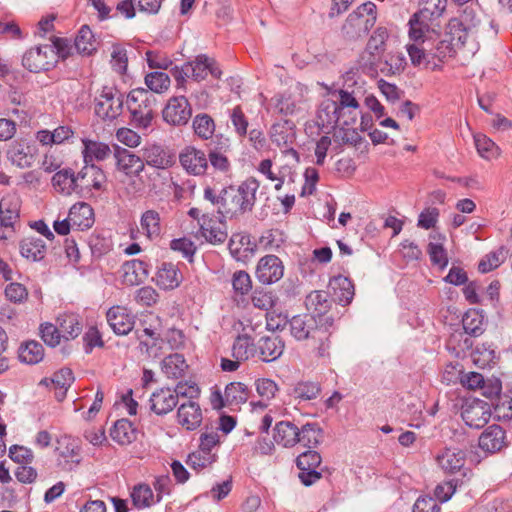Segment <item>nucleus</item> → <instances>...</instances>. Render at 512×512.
<instances>
[{"label": "nucleus", "instance_id": "obj_1", "mask_svg": "<svg viewBox=\"0 0 512 512\" xmlns=\"http://www.w3.org/2000/svg\"><path fill=\"white\" fill-rule=\"evenodd\" d=\"M259 187L260 183L254 177L247 178L237 186L225 187L220 192L207 185L203 198L216 207L223 217L237 218L253 210Z\"/></svg>", "mask_w": 512, "mask_h": 512}, {"label": "nucleus", "instance_id": "obj_2", "mask_svg": "<svg viewBox=\"0 0 512 512\" xmlns=\"http://www.w3.org/2000/svg\"><path fill=\"white\" fill-rule=\"evenodd\" d=\"M332 318H317L313 314L293 316L289 320L291 335L298 341H308L309 347L318 358H329L331 349Z\"/></svg>", "mask_w": 512, "mask_h": 512}, {"label": "nucleus", "instance_id": "obj_3", "mask_svg": "<svg viewBox=\"0 0 512 512\" xmlns=\"http://www.w3.org/2000/svg\"><path fill=\"white\" fill-rule=\"evenodd\" d=\"M420 4L421 9L409 20V36L413 41H418L430 31L432 22L444 14L447 0H421Z\"/></svg>", "mask_w": 512, "mask_h": 512}, {"label": "nucleus", "instance_id": "obj_4", "mask_svg": "<svg viewBox=\"0 0 512 512\" xmlns=\"http://www.w3.org/2000/svg\"><path fill=\"white\" fill-rule=\"evenodd\" d=\"M338 102L332 101L325 105L321 111L327 113L326 123L328 125H345L349 126L356 121V111L359 103L353 93L340 89Z\"/></svg>", "mask_w": 512, "mask_h": 512}, {"label": "nucleus", "instance_id": "obj_5", "mask_svg": "<svg viewBox=\"0 0 512 512\" xmlns=\"http://www.w3.org/2000/svg\"><path fill=\"white\" fill-rule=\"evenodd\" d=\"M155 96L144 88L133 89L127 96V107L136 126L147 128L155 116Z\"/></svg>", "mask_w": 512, "mask_h": 512}, {"label": "nucleus", "instance_id": "obj_6", "mask_svg": "<svg viewBox=\"0 0 512 512\" xmlns=\"http://www.w3.org/2000/svg\"><path fill=\"white\" fill-rule=\"evenodd\" d=\"M388 37L386 28H377L370 36L364 51L360 54L358 64L367 75L377 74V66L385 56Z\"/></svg>", "mask_w": 512, "mask_h": 512}, {"label": "nucleus", "instance_id": "obj_7", "mask_svg": "<svg viewBox=\"0 0 512 512\" xmlns=\"http://www.w3.org/2000/svg\"><path fill=\"white\" fill-rule=\"evenodd\" d=\"M376 18V5L367 1L348 15L342 31L349 39L359 38L374 26Z\"/></svg>", "mask_w": 512, "mask_h": 512}, {"label": "nucleus", "instance_id": "obj_8", "mask_svg": "<svg viewBox=\"0 0 512 512\" xmlns=\"http://www.w3.org/2000/svg\"><path fill=\"white\" fill-rule=\"evenodd\" d=\"M123 105V94L113 87L105 86L95 100V114L104 121H112L121 115Z\"/></svg>", "mask_w": 512, "mask_h": 512}, {"label": "nucleus", "instance_id": "obj_9", "mask_svg": "<svg viewBox=\"0 0 512 512\" xmlns=\"http://www.w3.org/2000/svg\"><path fill=\"white\" fill-rule=\"evenodd\" d=\"M57 63L56 52L49 44L36 46L26 51L22 57V65L32 73L48 71Z\"/></svg>", "mask_w": 512, "mask_h": 512}, {"label": "nucleus", "instance_id": "obj_10", "mask_svg": "<svg viewBox=\"0 0 512 512\" xmlns=\"http://www.w3.org/2000/svg\"><path fill=\"white\" fill-rule=\"evenodd\" d=\"M466 457V452L460 448L444 447L437 453L435 461L444 473H460L461 477L459 479H464L465 471L471 470L469 467L465 466Z\"/></svg>", "mask_w": 512, "mask_h": 512}, {"label": "nucleus", "instance_id": "obj_11", "mask_svg": "<svg viewBox=\"0 0 512 512\" xmlns=\"http://www.w3.org/2000/svg\"><path fill=\"white\" fill-rule=\"evenodd\" d=\"M461 417L467 426L480 429L488 423L491 417V407L480 399L466 400L462 405Z\"/></svg>", "mask_w": 512, "mask_h": 512}, {"label": "nucleus", "instance_id": "obj_12", "mask_svg": "<svg viewBox=\"0 0 512 512\" xmlns=\"http://www.w3.org/2000/svg\"><path fill=\"white\" fill-rule=\"evenodd\" d=\"M162 116L169 125L183 126L192 116V107L185 96H173L165 105Z\"/></svg>", "mask_w": 512, "mask_h": 512}, {"label": "nucleus", "instance_id": "obj_13", "mask_svg": "<svg viewBox=\"0 0 512 512\" xmlns=\"http://www.w3.org/2000/svg\"><path fill=\"white\" fill-rule=\"evenodd\" d=\"M321 461L320 454L311 449L296 458V465L300 470L298 477L303 485L311 486L321 478V473L317 471Z\"/></svg>", "mask_w": 512, "mask_h": 512}, {"label": "nucleus", "instance_id": "obj_14", "mask_svg": "<svg viewBox=\"0 0 512 512\" xmlns=\"http://www.w3.org/2000/svg\"><path fill=\"white\" fill-rule=\"evenodd\" d=\"M270 138L272 143L279 148H283L287 154L297 155V151L292 145L296 139L295 124L291 120H283L274 123L270 128Z\"/></svg>", "mask_w": 512, "mask_h": 512}, {"label": "nucleus", "instance_id": "obj_15", "mask_svg": "<svg viewBox=\"0 0 512 512\" xmlns=\"http://www.w3.org/2000/svg\"><path fill=\"white\" fill-rule=\"evenodd\" d=\"M114 158L116 160L117 170L128 177L139 176L145 168L142 157L126 148L115 146Z\"/></svg>", "mask_w": 512, "mask_h": 512}, {"label": "nucleus", "instance_id": "obj_16", "mask_svg": "<svg viewBox=\"0 0 512 512\" xmlns=\"http://www.w3.org/2000/svg\"><path fill=\"white\" fill-rule=\"evenodd\" d=\"M284 274V266L276 255L262 257L256 268V276L263 284H272L279 281Z\"/></svg>", "mask_w": 512, "mask_h": 512}, {"label": "nucleus", "instance_id": "obj_17", "mask_svg": "<svg viewBox=\"0 0 512 512\" xmlns=\"http://www.w3.org/2000/svg\"><path fill=\"white\" fill-rule=\"evenodd\" d=\"M179 161L184 170L191 175H204L208 169L207 155L195 147L188 146L179 155Z\"/></svg>", "mask_w": 512, "mask_h": 512}, {"label": "nucleus", "instance_id": "obj_18", "mask_svg": "<svg viewBox=\"0 0 512 512\" xmlns=\"http://www.w3.org/2000/svg\"><path fill=\"white\" fill-rule=\"evenodd\" d=\"M186 70L189 71L191 78L198 82L204 80L208 74L216 79L222 74L216 61L205 54H200L193 61L187 62Z\"/></svg>", "mask_w": 512, "mask_h": 512}, {"label": "nucleus", "instance_id": "obj_19", "mask_svg": "<svg viewBox=\"0 0 512 512\" xmlns=\"http://www.w3.org/2000/svg\"><path fill=\"white\" fill-rule=\"evenodd\" d=\"M107 322L117 335H127L135 324V316L123 306H113L106 314Z\"/></svg>", "mask_w": 512, "mask_h": 512}, {"label": "nucleus", "instance_id": "obj_20", "mask_svg": "<svg viewBox=\"0 0 512 512\" xmlns=\"http://www.w3.org/2000/svg\"><path fill=\"white\" fill-rule=\"evenodd\" d=\"M200 231L205 240L213 245L224 243L228 237L226 222L217 217L202 215Z\"/></svg>", "mask_w": 512, "mask_h": 512}, {"label": "nucleus", "instance_id": "obj_21", "mask_svg": "<svg viewBox=\"0 0 512 512\" xmlns=\"http://www.w3.org/2000/svg\"><path fill=\"white\" fill-rule=\"evenodd\" d=\"M142 160L157 169H167L175 163L174 156L161 145L148 144L142 149Z\"/></svg>", "mask_w": 512, "mask_h": 512}, {"label": "nucleus", "instance_id": "obj_22", "mask_svg": "<svg viewBox=\"0 0 512 512\" xmlns=\"http://www.w3.org/2000/svg\"><path fill=\"white\" fill-rule=\"evenodd\" d=\"M177 421L186 430L192 431L197 429L202 423L200 405L193 400L183 402L177 410Z\"/></svg>", "mask_w": 512, "mask_h": 512}, {"label": "nucleus", "instance_id": "obj_23", "mask_svg": "<svg viewBox=\"0 0 512 512\" xmlns=\"http://www.w3.org/2000/svg\"><path fill=\"white\" fill-rule=\"evenodd\" d=\"M506 445V433L499 425L487 427L479 437V447L489 453L498 452Z\"/></svg>", "mask_w": 512, "mask_h": 512}, {"label": "nucleus", "instance_id": "obj_24", "mask_svg": "<svg viewBox=\"0 0 512 512\" xmlns=\"http://www.w3.org/2000/svg\"><path fill=\"white\" fill-rule=\"evenodd\" d=\"M329 288L332 291L334 301L342 306L350 304L355 295L352 281L343 275H337L330 279Z\"/></svg>", "mask_w": 512, "mask_h": 512}, {"label": "nucleus", "instance_id": "obj_25", "mask_svg": "<svg viewBox=\"0 0 512 512\" xmlns=\"http://www.w3.org/2000/svg\"><path fill=\"white\" fill-rule=\"evenodd\" d=\"M150 409L157 415H166L178 404L177 395L170 388H160L149 399Z\"/></svg>", "mask_w": 512, "mask_h": 512}, {"label": "nucleus", "instance_id": "obj_26", "mask_svg": "<svg viewBox=\"0 0 512 512\" xmlns=\"http://www.w3.org/2000/svg\"><path fill=\"white\" fill-rule=\"evenodd\" d=\"M123 282L129 286L143 283L148 277V264L144 261L133 259L122 265Z\"/></svg>", "mask_w": 512, "mask_h": 512}, {"label": "nucleus", "instance_id": "obj_27", "mask_svg": "<svg viewBox=\"0 0 512 512\" xmlns=\"http://www.w3.org/2000/svg\"><path fill=\"white\" fill-rule=\"evenodd\" d=\"M463 332H456L451 335L449 345L452 344L457 338H462L464 334L470 336H479L484 332L483 316L475 309L467 311L462 318Z\"/></svg>", "mask_w": 512, "mask_h": 512}, {"label": "nucleus", "instance_id": "obj_28", "mask_svg": "<svg viewBox=\"0 0 512 512\" xmlns=\"http://www.w3.org/2000/svg\"><path fill=\"white\" fill-rule=\"evenodd\" d=\"M72 227L77 231H83L92 227L94 223V212L92 207L87 203L74 204L69 214Z\"/></svg>", "mask_w": 512, "mask_h": 512}, {"label": "nucleus", "instance_id": "obj_29", "mask_svg": "<svg viewBox=\"0 0 512 512\" xmlns=\"http://www.w3.org/2000/svg\"><path fill=\"white\" fill-rule=\"evenodd\" d=\"M256 347L259 358L264 362H271L282 355L284 342L279 337H261Z\"/></svg>", "mask_w": 512, "mask_h": 512}, {"label": "nucleus", "instance_id": "obj_30", "mask_svg": "<svg viewBox=\"0 0 512 512\" xmlns=\"http://www.w3.org/2000/svg\"><path fill=\"white\" fill-rule=\"evenodd\" d=\"M19 250L22 257L32 262H38L45 258L47 247L41 238L30 236L19 242Z\"/></svg>", "mask_w": 512, "mask_h": 512}, {"label": "nucleus", "instance_id": "obj_31", "mask_svg": "<svg viewBox=\"0 0 512 512\" xmlns=\"http://www.w3.org/2000/svg\"><path fill=\"white\" fill-rule=\"evenodd\" d=\"M182 275L177 266L171 262H163L156 274V284L165 290L174 289L180 285Z\"/></svg>", "mask_w": 512, "mask_h": 512}, {"label": "nucleus", "instance_id": "obj_32", "mask_svg": "<svg viewBox=\"0 0 512 512\" xmlns=\"http://www.w3.org/2000/svg\"><path fill=\"white\" fill-rule=\"evenodd\" d=\"M78 182L81 188L92 187L96 190H101L103 184L106 182V176L103 170L95 164L85 163L84 167L77 173Z\"/></svg>", "mask_w": 512, "mask_h": 512}, {"label": "nucleus", "instance_id": "obj_33", "mask_svg": "<svg viewBox=\"0 0 512 512\" xmlns=\"http://www.w3.org/2000/svg\"><path fill=\"white\" fill-rule=\"evenodd\" d=\"M299 428L289 421H281L274 428V441L283 447H293L299 442Z\"/></svg>", "mask_w": 512, "mask_h": 512}, {"label": "nucleus", "instance_id": "obj_34", "mask_svg": "<svg viewBox=\"0 0 512 512\" xmlns=\"http://www.w3.org/2000/svg\"><path fill=\"white\" fill-rule=\"evenodd\" d=\"M460 49L455 46L454 42L443 36L439 39L436 44L432 47L429 46V54L433 59H437L439 63L433 62L431 66L432 70L440 69L441 63H444L449 58L455 56L456 51Z\"/></svg>", "mask_w": 512, "mask_h": 512}, {"label": "nucleus", "instance_id": "obj_35", "mask_svg": "<svg viewBox=\"0 0 512 512\" xmlns=\"http://www.w3.org/2000/svg\"><path fill=\"white\" fill-rule=\"evenodd\" d=\"M473 477L472 470H466L464 479L453 478L436 486L434 494L440 502H447L457 489H461L469 484Z\"/></svg>", "mask_w": 512, "mask_h": 512}, {"label": "nucleus", "instance_id": "obj_36", "mask_svg": "<svg viewBox=\"0 0 512 512\" xmlns=\"http://www.w3.org/2000/svg\"><path fill=\"white\" fill-rule=\"evenodd\" d=\"M130 497L133 506L139 510L149 508L161 500V496H155L151 487L146 483L135 485L130 492Z\"/></svg>", "mask_w": 512, "mask_h": 512}, {"label": "nucleus", "instance_id": "obj_37", "mask_svg": "<svg viewBox=\"0 0 512 512\" xmlns=\"http://www.w3.org/2000/svg\"><path fill=\"white\" fill-rule=\"evenodd\" d=\"M7 155L11 162L20 168H29L34 161L32 147L24 142H13Z\"/></svg>", "mask_w": 512, "mask_h": 512}, {"label": "nucleus", "instance_id": "obj_38", "mask_svg": "<svg viewBox=\"0 0 512 512\" xmlns=\"http://www.w3.org/2000/svg\"><path fill=\"white\" fill-rule=\"evenodd\" d=\"M56 451L65 462V469H71L80 462V449L76 441L70 437H62L57 441Z\"/></svg>", "mask_w": 512, "mask_h": 512}, {"label": "nucleus", "instance_id": "obj_39", "mask_svg": "<svg viewBox=\"0 0 512 512\" xmlns=\"http://www.w3.org/2000/svg\"><path fill=\"white\" fill-rule=\"evenodd\" d=\"M20 202L15 196L4 197L0 201V222L6 229L14 228L19 220Z\"/></svg>", "mask_w": 512, "mask_h": 512}, {"label": "nucleus", "instance_id": "obj_40", "mask_svg": "<svg viewBox=\"0 0 512 512\" xmlns=\"http://www.w3.org/2000/svg\"><path fill=\"white\" fill-rule=\"evenodd\" d=\"M52 185L56 191L63 195H71L78 187V175L72 169H62L52 177Z\"/></svg>", "mask_w": 512, "mask_h": 512}, {"label": "nucleus", "instance_id": "obj_41", "mask_svg": "<svg viewBox=\"0 0 512 512\" xmlns=\"http://www.w3.org/2000/svg\"><path fill=\"white\" fill-rule=\"evenodd\" d=\"M110 436L120 445H129L137 439V430L128 419H120L114 423Z\"/></svg>", "mask_w": 512, "mask_h": 512}, {"label": "nucleus", "instance_id": "obj_42", "mask_svg": "<svg viewBox=\"0 0 512 512\" xmlns=\"http://www.w3.org/2000/svg\"><path fill=\"white\" fill-rule=\"evenodd\" d=\"M188 364L183 355L174 353L166 356L161 363L162 372L171 379H178L183 377Z\"/></svg>", "mask_w": 512, "mask_h": 512}, {"label": "nucleus", "instance_id": "obj_43", "mask_svg": "<svg viewBox=\"0 0 512 512\" xmlns=\"http://www.w3.org/2000/svg\"><path fill=\"white\" fill-rule=\"evenodd\" d=\"M83 157L84 163L93 164V161H103L107 159L111 154L110 147L98 141H93L89 139H83Z\"/></svg>", "mask_w": 512, "mask_h": 512}, {"label": "nucleus", "instance_id": "obj_44", "mask_svg": "<svg viewBox=\"0 0 512 512\" xmlns=\"http://www.w3.org/2000/svg\"><path fill=\"white\" fill-rule=\"evenodd\" d=\"M406 59L402 53H387L377 66V74L380 72L385 76H393L404 71Z\"/></svg>", "mask_w": 512, "mask_h": 512}, {"label": "nucleus", "instance_id": "obj_45", "mask_svg": "<svg viewBox=\"0 0 512 512\" xmlns=\"http://www.w3.org/2000/svg\"><path fill=\"white\" fill-rule=\"evenodd\" d=\"M429 46L430 41L426 39V34L418 41H415L414 44L407 46L408 55L414 66L424 65L427 68L429 67L430 60H428V57H431Z\"/></svg>", "mask_w": 512, "mask_h": 512}, {"label": "nucleus", "instance_id": "obj_46", "mask_svg": "<svg viewBox=\"0 0 512 512\" xmlns=\"http://www.w3.org/2000/svg\"><path fill=\"white\" fill-rule=\"evenodd\" d=\"M257 354V347L251 336L247 334L238 335L232 346V357L237 360L246 361Z\"/></svg>", "mask_w": 512, "mask_h": 512}, {"label": "nucleus", "instance_id": "obj_47", "mask_svg": "<svg viewBox=\"0 0 512 512\" xmlns=\"http://www.w3.org/2000/svg\"><path fill=\"white\" fill-rule=\"evenodd\" d=\"M57 323L64 340L78 337L82 331V324L75 314H63L57 318Z\"/></svg>", "mask_w": 512, "mask_h": 512}, {"label": "nucleus", "instance_id": "obj_48", "mask_svg": "<svg viewBox=\"0 0 512 512\" xmlns=\"http://www.w3.org/2000/svg\"><path fill=\"white\" fill-rule=\"evenodd\" d=\"M306 307L308 310H311L315 313L317 318H329L324 314L328 311L330 307V301L328 299V294L324 291H313L307 297L305 301Z\"/></svg>", "mask_w": 512, "mask_h": 512}, {"label": "nucleus", "instance_id": "obj_49", "mask_svg": "<svg viewBox=\"0 0 512 512\" xmlns=\"http://www.w3.org/2000/svg\"><path fill=\"white\" fill-rule=\"evenodd\" d=\"M299 442L309 449L317 447L323 438V431L316 423H307L299 428Z\"/></svg>", "mask_w": 512, "mask_h": 512}, {"label": "nucleus", "instance_id": "obj_50", "mask_svg": "<svg viewBox=\"0 0 512 512\" xmlns=\"http://www.w3.org/2000/svg\"><path fill=\"white\" fill-rule=\"evenodd\" d=\"M18 356L21 362L37 364L44 357V348L37 341H28L20 346Z\"/></svg>", "mask_w": 512, "mask_h": 512}, {"label": "nucleus", "instance_id": "obj_51", "mask_svg": "<svg viewBox=\"0 0 512 512\" xmlns=\"http://www.w3.org/2000/svg\"><path fill=\"white\" fill-rule=\"evenodd\" d=\"M142 230L149 239H156L161 234L160 215L155 210L145 211L140 220Z\"/></svg>", "mask_w": 512, "mask_h": 512}, {"label": "nucleus", "instance_id": "obj_52", "mask_svg": "<svg viewBox=\"0 0 512 512\" xmlns=\"http://www.w3.org/2000/svg\"><path fill=\"white\" fill-rule=\"evenodd\" d=\"M75 47L79 53L91 55L97 48V40L91 29L84 25L75 39Z\"/></svg>", "mask_w": 512, "mask_h": 512}, {"label": "nucleus", "instance_id": "obj_53", "mask_svg": "<svg viewBox=\"0 0 512 512\" xmlns=\"http://www.w3.org/2000/svg\"><path fill=\"white\" fill-rule=\"evenodd\" d=\"M444 36L449 40L453 41L455 46L462 48L465 46L469 38H473L465 28L462 27V23L454 18L450 19Z\"/></svg>", "mask_w": 512, "mask_h": 512}, {"label": "nucleus", "instance_id": "obj_54", "mask_svg": "<svg viewBox=\"0 0 512 512\" xmlns=\"http://www.w3.org/2000/svg\"><path fill=\"white\" fill-rule=\"evenodd\" d=\"M193 129L198 137L207 140L210 139L215 132V122L210 115L200 113L193 119Z\"/></svg>", "mask_w": 512, "mask_h": 512}, {"label": "nucleus", "instance_id": "obj_55", "mask_svg": "<svg viewBox=\"0 0 512 512\" xmlns=\"http://www.w3.org/2000/svg\"><path fill=\"white\" fill-rule=\"evenodd\" d=\"M217 455L210 452H203V450H196L190 453L187 457L186 464L196 472L210 467L216 462Z\"/></svg>", "mask_w": 512, "mask_h": 512}, {"label": "nucleus", "instance_id": "obj_56", "mask_svg": "<svg viewBox=\"0 0 512 512\" xmlns=\"http://www.w3.org/2000/svg\"><path fill=\"white\" fill-rule=\"evenodd\" d=\"M137 338L141 351H145L149 356H157L156 347L159 346L160 338L153 329L145 328L141 332L137 331Z\"/></svg>", "mask_w": 512, "mask_h": 512}, {"label": "nucleus", "instance_id": "obj_57", "mask_svg": "<svg viewBox=\"0 0 512 512\" xmlns=\"http://www.w3.org/2000/svg\"><path fill=\"white\" fill-rule=\"evenodd\" d=\"M170 77L165 72H151L145 76V84L148 91L158 94L166 92L170 87Z\"/></svg>", "mask_w": 512, "mask_h": 512}, {"label": "nucleus", "instance_id": "obj_58", "mask_svg": "<svg viewBox=\"0 0 512 512\" xmlns=\"http://www.w3.org/2000/svg\"><path fill=\"white\" fill-rule=\"evenodd\" d=\"M248 400L247 386L240 382H231L225 387V401L229 405L243 404Z\"/></svg>", "mask_w": 512, "mask_h": 512}, {"label": "nucleus", "instance_id": "obj_59", "mask_svg": "<svg viewBox=\"0 0 512 512\" xmlns=\"http://www.w3.org/2000/svg\"><path fill=\"white\" fill-rule=\"evenodd\" d=\"M454 19L458 20L459 23H462V27L466 29L474 40L481 24L480 18L478 17L475 9L472 7H465L461 14Z\"/></svg>", "mask_w": 512, "mask_h": 512}, {"label": "nucleus", "instance_id": "obj_60", "mask_svg": "<svg viewBox=\"0 0 512 512\" xmlns=\"http://www.w3.org/2000/svg\"><path fill=\"white\" fill-rule=\"evenodd\" d=\"M321 391L317 382L301 381L293 388V395L300 400L308 401L317 398Z\"/></svg>", "mask_w": 512, "mask_h": 512}, {"label": "nucleus", "instance_id": "obj_61", "mask_svg": "<svg viewBox=\"0 0 512 512\" xmlns=\"http://www.w3.org/2000/svg\"><path fill=\"white\" fill-rule=\"evenodd\" d=\"M208 164L210 163L211 167L220 173L227 174L231 169L230 161L221 149L211 148L208 151L207 155Z\"/></svg>", "mask_w": 512, "mask_h": 512}, {"label": "nucleus", "instance_id": "obj_62", "mask_svg": "<svg viewBox=\"0 0 512 512\" xmlns=\"http://www.w3.org/2000/svg\"><path fill=\"white\" fill-rule=\"evenodd\" d=\"M474 142L479 155L485 159L495 158L499 155L498 147L487 136L477 134L474 136Z\"/></svg>", "mask_w": 512, "mask_h": 512}, {"label": "nucleus", "instance_id": "obj_63", "mask_svg": "<svg viewBox=\"0 0 512 512\" xmlns=\"http://www.w3.org/2000/svg\"><path fill=\"white\" fill-rule=\"evenodd\" d=\"M505 259V250L500 247L496 251L487 254L478 264V270L481 273H488L499 267Z\"/></svg>", "mask_w": 512, "mask_h": 512}, {"label": "nucleus", "instance_id": "obj_64", "mask_svg": "<svg viewBox=\"0 0 512 512\" xmlns=\"http://www.w3.org/2000/svg\"><path fill=\"white\" fill-rule=\"evenodd\" d=\"M40 334L42 340L51 347H56L59 345L61 338H63L59 325L56 326L48 322L41 324Z\"/></svg>", "mask_w": 512, "mask_h": 512}]
</instances>
